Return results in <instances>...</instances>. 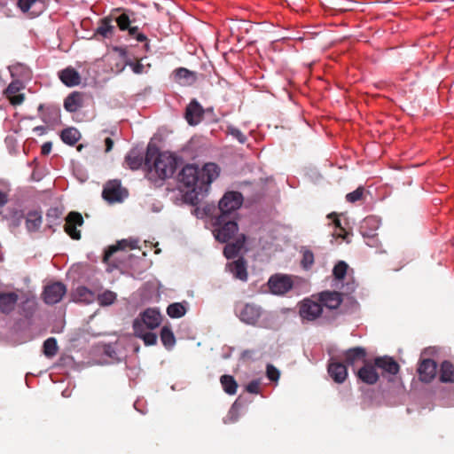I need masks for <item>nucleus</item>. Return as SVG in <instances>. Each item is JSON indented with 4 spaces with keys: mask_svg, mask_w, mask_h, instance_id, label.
Masks as SVG:
<instances>
[{
    "mask_svg": "<svg viewBox=\"0 0 454 454\" xmlns=\"http://www.w3.org/2000/svg\"><path fill=\"white\" fill-rule=\"evenodd\" d=\"M177 168V158L168 153H159L156 148H147L145 160V168L148 179L156 182L171 177Z\"/></svg>",
    "mask_w": 454,
    "mask_h": 454,
    "instance_id": "f257e3e1",
    "label": "nucleus"
},
{
    "mask_svg": "<svg viewBox=\"0 0 454 454\" xmlns=\"http://www.w3.org/2000/svg\"><path fill=\"white\" fill-rule=\"evenodd\" d=\"M121 12L120 15L114 18V20L121 31H128L129 35L135 37L138 42H145V49L148 51L150 50V45L148 43V40L145 35L140 33L138 31V27L137 26H132L135 22V13L129 9H114V12Z\"/></svg>",
    "mask_w": 454,
    "mask_h": 454,
    "instance_id": "f03ea898",
    "label": "nucleus"
},
{
    "mask_svg": "<svg viewBox=\"0 0 454 454\" xmlns=\"http://www.w3.org/2000/svg\"><path fill=\"white\" fill-rule=\"evenodd\" d=\"M178 181L197 197L205 192L204 184L202 182L200 168L192 164L184 166L178 174Z\"/></svg>",
    "mask_w": 454,
    "mask_h": 454,
    "instance_id": "7ed1b4c3",
    "label": "nucleus"
},
{
    "mask_svg": "<svg viewBox=\"0 0 454 454\" xmlns=\"http://www.w3.org/2000/svg\"><path fill=\"white\" fill-rule=\"evenodd\" d=\"M238 223L233 217L218 215L214 223V235L221 243H227L238 233Z\"/></svg>",
    "mask_w": 454,
    "mask_h": 454,
    "instance_id": "20e7f679",
    "label": "nucleus"
},
{
    "mask_svg": "<svg viewBox=\"0 0 454 454\" xmlns=\"http://www.w3.org/2000/svg\"><path fill=\"white\" fill-rule=\"evenodd\" d=\"M243 197L240 192H228L221 199L218 204L219 215L233 217V213L241 206Z\"/></svg>",
    "mask_w": 454,
    "mask_h": 454,
    "instance_id": "39448f33",
    "label": "nucleus"
},
{
    "mask_svg": "<svg viewBox=\"0 0 454 454\" xmlns=\"http://www.w3.org/2000/svg\"><path fill=\"white\" fill-rule=\"evenodd\" d=\"M323 308L320 301L313 299H304L299 307V313L302 319L313 321L320 317Z\"/></svg>",
    "mask_w": 454,
    "mask_h": 454,
    "instance_id": "423d86ee",
    "label": "nucleus"
},
{
    "mask_svg": "<svg viewBox=\"0 0 454 454\" xmlns=\"http://www.w3.org/2000/svg\"><path fill=\"white\" fill-rule=\"evenodd\" d=\"M367 351L363 347H354L342 352L343 363L346 366H350L353 369L360 364H364L367 359Z\"/></svg>",
    "mask_w": 454,
    "mask_h": 454,
    "instance_id": "0eeeda50",
    "label": "nucleus"
},
{
    "mask_svg": "<svg viewBox=\"0 0 454 454\" xmlns=\"http://www.w3.org/2000/svg\"><path fill=\"white\" fill-rule=\"evenodd\" d=\"M67 293V287L61 282H55L44 287L43 296L47 304H56L59 302Z\"/></svg>",
    "mask_w": 454,
    "mask_h": 454,
    "instance_id": "6e6552de",
    "label": "nucleus"
},
{
    "mask_svg": "<svg viewBox=\"0 0 454 454\" xmlns=\"http://www.w3.org/2000/svg\"><path fill=\"white\" fill-rule=\"evenodd\" d=\"M83 223V217L79 212L71 211L66 217L64 230L71 239L79 240L81 239V231L77 230V227L82 226Z\"/></svg>",
    "mask_w": 454,
    "mask_h": 454,
    "instance_id": "1a4fd4ad",
    "label": "nucleus"
},
{
    "mask_svg": "<svg viewBox=\"0 0 454 454\" xmlns=\"http://www.w3.org/2000/svg\"><path fill=\"white\" fill-rule=\"evenodd\" d=\"M269 288L274 294H284L293 287V280L289 276L274 275L268 281Z\"/></svg>",
    "mask_w": 454,
    "mask_h": 454,
    "instance_id": "9d476101",
    "label": "nucleus"
},
{
    "mask_svg": "<svg viewBox=\"0 0 454 454\" xmlns=\"http://www.w3.org/2000/svg\"><path fill=\"white\" fill-rule=\"evenodd\" d=\"M238 313L241 321L254 325L261 317L262 309L254 303H246L238 308Z\"/></svg>",
    "mask_w": 454,
    "mask_h": 454,
    "instance_id": "9b49d317",
    "label": "nucleus"
},
{
    "mask_svg": "<svg viewBox=\"0 0 454 454\" xmlns=\"http://www.w3.org/2000/svg\"><path fill=\"white\" fill-rule=\"evenodd\" d=\"M327 371L333 380L338 384L343 383L348 378L346 364L334 357L330 359Z\"/></svg>",
    "mask_w": 454,
    "mask_h": 454,
    "instance_id": "f8f14e48",
    "label": "nucleus"
},
{
    "mask_svg": "<svg viewBox=\"0 0 454 454\" xmlns=\"http://www.w3.org/2000/svg\"><path fill=\"white\" fill-rule=\"evenodd\" d=\"M123 190L118 180L109 181L104 187L102 197L109 203L120 202L122 200Z\"/></svg>",
    "mask_w": 454,
    "mask_h": 454,
    "instance_id": "ddd939ff",
    "label": "nucleus"
},
{
    "mask_svg": "<svg viewBox=\"0 0 454 454\" xmlns=\"http://www.w3.org/2000/svg\"><path fill=\"white\" fill-rule=\"evenodd\" d=\"M436 371L437 364L433 359H422L418 367L419 378L422 382L429 383L434 379Z\"/></svg>",
    "mask_w": 454,
    "mask_h": 454,
    "instance_id": "4468645a",
    "label": "nucleus"
},
{
    "mask_svg": "<svg viewBox=\"0 0 454 454\" xmlns=\"http://www.w3.org/2000/svg\"><path fill=\"white\" fill-rule=\"evenodd\" d=\"M376 366L374 365V362L372 363L371 361H366L363 366L357 370L356 372L357 378L368 384V385H373L379 380V374L376 371Z\"/></svg>",
    "mask_w": 454,
    "mask_h": 454,
    "instance_id": "2eb2a0df",
    "label": "nucleus"
},
{
    "mask_svg": "<svg viewBox=\"0 0 454 454\" xmlns=\"http://www.w3.org/2000/svg\"><path fill=\"white\" fill-rule=\"evenodd\" d=\"M317 298L322 304V308L325 307L329 309H338L342 302V294L336 291L321 292Z\"/></svg>",
    "mask_w": 454,
    "mask_h": 454,
    "instance_id": "dca6fc26",
    "label": "nucleus"
},
{
    "mask_svg": "<svg viewBox=\"0 0 454 454\" xmlns=\"http://www.w3.org/2000/svg\"><path fill=\"white\" fill-rule=\"evenodd\" d=\"M17 6L30 18L37 17L44 9V4L40 0H18Z\"/></svg>",
    "mask_w": 454,
    "mask_h": 454,
    "instance_id": "f3484780",
    "label": "nucleus"
},
{
    "mask_svg": "<svg viewBox=\"0 0 454 454\" xmlns=\"http://www.w3.org/2000/svg\"><path fill=\"white\" fill-rule=\"evenodd\" d=\"M200 176L204 184L205 192L208 190L210 184L215 180L220 174V168L215 163H206L202 168H200Z\"/></svg>",
    "mask_w": 454,
    "mask_h": 454,
    "instance_id": "a211bd4d",
    "label": "nucleus"
},
{
    "mask_svg": "<svg viewBox=\"0 0 454 454\" xmlns=\"http://www.w3.org/2000/svg\"><path fill=\"white\" fill-rule=\"evenodd\" d=\"M204 116V110L199 102L195 99L186 106L185 119L190 125L199 124Z\"/></svg>",
    "mask_w": 454,
    "mask_h": 454,
    "instance_id": "6ab92c4d",
    "label": "nucleus"
},
{
    "mask_svg": "<svg viewBox=\"0 0 454 454\" xmlns=\"http://www.w3.org/2000/svg\"><path fill=\"white\" fill-rule=\"evenodd\" d=\"M140 323L143 324L145 329H155L161 322V315L155 309H147L140 314L138 318Z\"/></svg>",
    "mask_w": 454,
    "mask_h": 454,
    "instance_id": "aec40b11",
    "label": "nucleus"
},
{
    "mask_svg": "<svg viewBox=\"0 0 454 454\" xmlns=\"http://www.w3.org/2000/svg\"><path fill=\"white\" fill-rule=\"evenodd\" d=\"M374 365L382 370V373L396 375L399 372L400 365L392 357L385 356H379L374 359Z\"/></svg>",
    "mask_w": 454,
    "mask_h": 454,
    "instance_id": "412c9836",
    "label": "nucleus"
},
{
    "mask_svg": "<svg viewBox=\"0 0 454 454\" xmlns=\"http://www.w3.org/2000/svg\"><path fill=\"white\" fill-rule=\"evenodd\" d=\"M19 295L14 292H3L0 294V312L4 315L11 314L18 302Z\"/></svg>",
    "mask_w": 454,
    "mask_h": 454,
    "instance_id": "4be33fe9",
    "label": "nucleus"
},
{
    "mask_svg": "<svg viewBox=\"0 0 454 454\" xmlns=\"http://www.w3.org/2000/svg\"><path fill=\"white\" fill-rule=\"evenodd\" d=\"M74 302L90 304L96 300L95 293L84 286H79L71 294Z\"/></svg>",
    "mask_w": 454,
    "mask_h": 454,
    "instance_id": "5701e85b",
    "label": "nucleus"
},
{
    "mask_svg": "<svg viewBox=\"0 0 454 454\" xmlns=\"http://www.w3.org/2000/svg\"><path fill=\"white\" fill-rule=\"evenodd\" d=\"M133 330L136 337L143 340L145 345L152 346L157 342V335L151 332H146L143 324L137 318L133 322Z\"/></svg>",
    "mask_w": 454,
    "mask_h": 454,
    "instance_id": "b1692460",
    "label": "nucleus"
},
{
    "mask_svg": "<svg viewBox=\"0 0 454 454\" xmlns=\"http://www.w3.org/2000/svg\"><path fill=\"white\" fill-rule=\"evenodd\" d=\"M126 247H129L130 249H134L137 247V240H128V239H121L117 242L116 245L110 246L104 254L103 262L110 264L111 263V258L119 250H123Z\"/></svg>",
    "mask_w": 454,
    "mask_h": 454,
    "instance_id": "393cba45",
    "label": "nucleus"
},
{
    "mask_svg": "<svg viewBox=\"0 0 454 454\" xmlns=\"http://www.w3.org/2000/svg\"><path fill=\"white\" fill-rule=\"evenodd\" d=\"M60 81L68 87L79 85L81 82L80 74L72 67H68L59 72Z\"/></svg>",
    "mask_w": 454,
    "mask_h": 454,
    "instance_id": "a878e982",
    "label": "nucleus"
},
{
    "mask_svg": "<svg viewBox=\"0 0 454 454\" xmlns=\"http://www.w3.org/2000/svg\"><path fill=\"white\" fill-rule=\"evenodd\" d=\"M227 267L235 278L241 281L247 280L248 275L247 270V262L243 258H239L238 260L230 262Z\"/></svg>",
    "mask_w": 454,
    "mask_h": 454,
    "instance_id": "bb28decb",
    "label": "nucleus"
},
{
    "mask_svg": "<svg viewBox=\"0 0 454 454\" xmlns=\"http://www.w3.org/2000/svg\"><path fill=\"white\" fill-rule=\"evenodd\" d=\"M82 94L77 91L69 94L64 100V107L69 113H75L82 106Z\"/></svg>",
    "mask_w": 454,
    "mask_h": 454,
    "instance_id": "cd10ccee",
    "label": "nucleus"
},
{
    "mask_svg": "<svg viewBox=\"0 0 454 454\" xmlns=\"http://www.w3.org/2000/svg\"><path fill=\"white\" fill-rule=\"evenodd\" d=\"M115 32V27L113 25L112 17H106L100 20L98 26L96 29V35H101L104 38H111Z\"/></svg>",
    "mask_w": 454,
    "mask_h": 454,
    "instance_id": "c85d7f7f",
    "label": "nucleus"
},
{
    "mask_svg": "<svg viewBox=\"0 0 454 454\" xmlns=\"http://www.w3.org/2000/svg\"><path fill=\"white\" fill-rule=\"evenodd\" d=\"M145 156L137 150H131L125 157V163L132 170H137L145 166Z\"/></svg>",
    "mask_w": 454,
    "mask_h": 454,
    "instance_id": "c756f323",
    "label": "nucleus"
},
{
    "mask_svg": "<svg viewBox=\"0 0 454 454\" xmlns=\"http://www.w3.org/2000/svg\"><path fill=\"white\" fill-rule=\"evenodd\" d=\"M246 241L244 234H240L234 242L229 243L223 249V254L228 258H234L238 255Z\"/></svg>",
    "mask_w": 454,
    "mask_h": 454,
    "instance_id": "7c9ffc66",
    "label": "nucleus"
},
{
    "mask_svg": "<svg viewBox=\"0 0 454 454\" xmlns=\"http://www.w3.org/2000/svg\"><path fill=\"white\" fill-rule=\"evenodd\" d=\"M43 223L42 213L37 210L29 211L26 217V227L30 232L37 231Z\"/></svg>",
    "mask_w": 454,
    "mask_h": 454,
    "instance_id": "2f4dec72",
    "label": "nucleus"
},
{
    "mask_svg": "<svg viewBox=\"0 0 454 454\" xmlns=\"http://www.w3.org/2000/svg\"><path fill=\"white\" fill-rule=\"evenodd\" d=\"M440 380L444 383L454 382V365L450 361H443L440 369Z\"/></svg>",
    "mask_w": 454,
    "mask_h": 454,
    "instance_id": "473e14b6",
    "label": "nucleus"
},
{
    "mask_svg": "<svg viewBox=\"0 0 454 454\" xmlns=\"http://www.w3.org/2000/svg\"><path fill=\"white\" fill-rule=\"evenodd\" d=\"M62 141L69 145H75L81 138V133L75 128H67L61 131Z\"/></svg>",
    "mask_w": 454,
    "mask_h": 454,
    "instance_id": "72a5a7b5",
    "label": "nucleus"
},
{
    "mask_svg": "<svg viewBox=\"0 0 454 454\" xmlns=\"http://www.w3.org/2000/svg\"><path fill=\"white\" fill-rule=\"evenodd\" d=\"M38 111L40 113V118L46 123L51 121H55L59 117V109L54 106H47L44 108L43 105H40Z\"/></svg>",
    "mask_w": 454,
    "mask_h": 454,
    "instance_id": "f704fd0d",
    "label": "nucleus"
},
{
    "mask_svg": "<svg viewBox=\"0 0 454 454\" xmlns=\"http://www.w3.org/2000/svg\"><path fill=\"white\" fill-rule=\"evenodd\" d=\"M220 382L223 386V390L229 395H234L237 392L238 383L234 377L231 375H223L220 378Z\"/></svg>",
    "mask_w": 454,
    "mask_h": 454,
    "instance_id": "c9c22d12",
    "label": "nucleus"
},
{
    "mask_svg": "<svg viewBox=\"0 0 454 454\" xmlns=\"http://www.w3.org/2000/svg\"><path fill=\"white\" fill-rule=\"evenodd\" d=\"M167 313L172 318H180L185 315L186 308L181 302H175L168 306Z\"/></svg>",
    "mask_w": 454,
    "mask_h": 454,
    "instance_id": "e433bc0d",
    "label": "nucleus"
},
{
    "mask_svg": "<svg viewBox=\"0 0 454 454\" xmlns=\"http://www.w3.org/2000/svg\"><path fill=\"white\" fill-rule=\"evenodd\" d=\"M160 340L167 348H170L174 346L176 339L173 332L169 327H162L160 331Z\"/></svg>",
    "mask_w": 454,
    "mask_h": 454,
    "instance_id": "4c0bfd02",
    "label": "nucleus"
},
{
    "mask_svg": "<svg viewBox=\"0 0 454 454\" xmlns=\"http://www.w3.org/2000/svg\"><path fill=\"white\" fill-rule=\"evenodd\" d=\"M96 298L101 306H109L114 303L117 299V294L113 291L106 290L96 296Z\"/></svg>",
    "mask_w": 454,
    "mask_h": 454,
    "instance_id": "58836bf2",
    "label": "nucleus"
},
{
    "mask_svg": "<svg viewBox=\"0 0 454 454\" xmlns=\"http://www.w3.org/2000/svg\"><path fill=\"white\" fill-rule=\"evenodd\" d=\"M329 219L332 220V223L335 227V235L338 237H340L342 239H346L348 232L346 230L342 227L340 220L338 217V215L335 213H331L327 216Z\"/></svg>",
    "mask_w": 454,
    "mask_h": 454,
    "instance_id": "ea45409f",
    "label": "nucleus"
},
{
    "mask_svg": "<svg viewBox=\"0 0 454 454\" xmlns=\"http://www.w3.org/2000/svg\"><path fill=\"white\" fill-rule=\"evenodd\" d=\"M58 352L57 340L54 338H48L43 342V353L48 357L54 356Z\"/></svg>",
    "mask_w": 454,
    "mask_h": 454,
    "instance_id": "a19ab883",
    "label": "nucleus"
},
{
    "mask_svg": "<svg viewBox=\"0 0 454 454\" xmlns=\"http://www.w3.org/2000/svg\"><path fill=\"white\" fill-rule=\"evenodd\" d=\"M373 226L375 229L378 228V221L374 218V217H366L362 225H361V232L363 234L364 237H368V238H371V239H374L376 234L373 233L372 231H367L365 229L367 226Z\"/></svg>",
    "mask_w": 454,
    "mask_h": 454,
    "instance_id": "79ce46f5",
    "label": "nucleus"
},
{
    "mask_svg": "<svg viewBox=\"0 0 454 454\" xmlns=\"http://www.w3.org/2000/svg\"><path fill=\"white\" fill-rule=\"evenodd\" d=\"M348 265L344 261L338 262L333 270V277L338 280H342L348 270Z\"/></svg>",
    "mask_w": 454,
    "mask_h": 454,
    "instance_id": "37998d69",
    "label": "nucleus"
},
{
    "mask_svg": "<svg viewBox=\"0 0 454 454\" xmlns=\"http://www.w3.org/2000/svg\"><path fill=\"white\" fill-rule=\"evenodd\" d=\"M301 264L303 269L309 270L314 264V254L309 249H304L302 252V259Z\"/></svg>",
    "mask_w": 454,
    "mask_h": 454,
    "instance_id": "c03bdc74",
    "label": "nucleus"
},
{
    "mask_svg": "<svg viewBox=\"0 0 454 454\" xmlns=\"http://www.w3.org/2000/svg\"><path fill=\"white\" fill-rule=\"evenodd\" d=\"M23 88V84L19 80H15L13 82H12L8 87L5 89L4 90V95L6 98L13 95V94H17L20 91V90H22Z\"/></svg>",
    "mask_w": 454,
    "mask_h": 454,
    "instance_id": "a18cd8bd",
    "label": "nucleus"
},
{
    "mask_svg": "<svg viewBox=\"0 0 454 454\" xmlns=\"http://www.w3.org/2000/svg\"><path fill=\"white\" fill-rule=\"evenodd\" d=\"M176 79L179 81L189 82L190 79H193V73L184 67H179L175 71Z\"/></svg>",
    "mask_w": 454,
    "mask_h": 454,
    "instance_id": "49530a36",
    "label": "nucleus"
},
{
    "mask_svg": "<svg viewBox=\"0 0 454 454\" xmlns=\"http://www.w3.org/2000/svg\"><path fill=\"white\" fill-rule=\"evenodd\" d=\"M364 187L360 186L357 189H356L354 192H349L346 195V200L348 202L354 203L356 201H358L362 199L364 195Z\"/></svg>",
    "mask_w": 454,
    "mask_h": 454,
    "instance_id": "de8ad7c7",
    "label": "nucleus"
},
{
    "mask_svg": "<svg viewBox=\"0 0 454 454\" xmlns=\"http://www.w3.org/2000/svg\"><path fill=\"white\" fill-rule=\"evenodd\" d=\"M266 374L268 379L271 381H278L280 376L279 371L272 364L267 365Z\"/></svg>",
    "mask_w": 454,
    "mask_h": 454,
    "instance_id": "09e8293b",
    "label": "nucleus"
},
{
    "mask_svg": "<svg viewBox=\"0 0 454 454\" xmlns=\"http://www.w3.org/2000/svg\"><path fill=\"white\" fill-rule=\"evenodd\" d=\"M229 133L235 137L240 144H245L247 141V137L244 135L239 129L237 128H230Z\"/></svg>",
    "mask_w": 454,
    "mask_h": 454,
    "instance_id": "8fccbe9b",
    "label": "nucleus"
},
{
    "mask_svg": "<svg viewBox=\"0 0 454 454\" xmlns=\"http://www.w3.org/2000/svg\"><path fill=\"white\" fill-rule=\"evenodd\" d=\"M61 215V211L57 207H51L48 210L46 216L50 223H54Z\"/></svg>",
    "mask_w": 454,
    "mask_h": 454,
    "instance_id": "3c124183",
    "label": "nucleus"
},
{
    "mask_svg": "<svg viewBox=\"0 0 454 454\" xmlns=\"http://www.w3.org/2000/svg\"><path fill=\"white\" fill-rule=\"evenodd\" d=\"M12 106L21 105L25 99V95L22 93L13 94L7 98Z\"/></svg>",
    "mask_w": 454,
    "mask_h": 454,
    "instance_id": "603ef678",
    "label": "nucleus"
},
{
    "mask_svg": "<svg viewBox=\"0 0 454 454\" xmlns=\"http://www.w3.org/2000/svg\"><path fill=\"white\" fill-rule=\"evenodd\" d=\"M246 389L248 393L258 394L260 390V383L257 380H252L247 385Z\"/></svg>",
    "mask_w": 454,
    "mask_h": 454,
    "instance_id": "864d4df0",
    "label": "nucleus"
},
{
    "mask_svg": "<svg viewBox=\"0 0 454 454\" xmlns=\"http://www.w3.org/2000/svg\"><path fill=\"white\" fill-rule=\"evenodd\" d=\"M126 65L129 66L135 74H140L144 72L145 67L143 64L137 62L133 63L130 60L126 61Z\"/></svg>",
    "mask_w": 454,
    "mask_h": 454,
    "instance_id": "5fc2aeb1",
    "label": "nucleus"
},
{
    "mask_svg": "<svg viewBox=\"0 0 454 454\" xmlns=\"http://www.w3.org/2000/svg\"><path fill=\"white\" fill-rule=\"evenodd\" d=\"M52 148V144L51 142H45L41 148V153L43 155H48Z\"/></svg>",
    "mask_w": 454,
    "mask_h": 454,
    "instance_id": "6e6d98bb",
    "label": "nucleus"
},
{
    "mask_svg": "<svg viewBox=\"0 0 454 454\" xmlns=\"http://www.w3.org/2000/svg\"><path fill=\"white\" fill-rule=\"evenodd\" d=\"M114 51L117 52L121 58L125 59L127 57V48L125 47H114Z\"/></svg>",
    "mask_w": 454,
    "mask_h": 454,
    "instance_id": "4d7b16f0",
    "label": "nucleus"
},
{
    "mask_svg": "<svg viewBox=\"0 0 454 454\" xmlns=\"http://www.w3.org/2000/svg\"><path fill=\"white\" fill-rule=\"evenodd\" d=\"M105 145H106L105 152L109 153L113 149L114 140L111 137H106L105 139Z\"/></svg>",
    "mask_w": 454,
    "mask_h": 454,
    "instance_id": "13d9d810",
    "label": "nucleus"
},
{
    "mask_svg": "<svg viewBox=\"0 0 454 454\" xmlns=\"http://www.w3.org/2000/svg\"><path fill=\"white\" fill-rule=\"evenodd\" d=\"M8 202V196L5 192H0V208Z\"/></svg>",
    "mask_w": 454,
    "mask_h": 454,
    "instance_id": "bf43d9fd",
    "label": "nucleus"
},
{
    "mask_svg": "<svg viewBox=\"0 0 454 454\" xmlns=\"http://www.w3.org/2000/svg\"><path fill=\"white\" fill-rule=\"evenodd\" d=\"M34 132L37 133L38 135H43L46 131V128L44 126H36L34 128Z\"/></svg>",
    "mask_w": 454,
    "mask_h": 454,
    "instance_id": "052dcab7",
    "label": "nucleus"
},
{
    "mask_svg": "<svg viewBox=\"0 0 454 454\" xmlns=\"http://www.w3.org/2000/svg\"><path fill=\"white\" fill-rule=\"evenodd\" d=\"M23 310H24V316L27 317L32 313V312H27L24 307H23Z\"/></svg>",
    "mask_w": 454,
    "mask_h": 454,
    "instance_id": "680f3d73",
    "label": "nucleus"
}]
</instances>
